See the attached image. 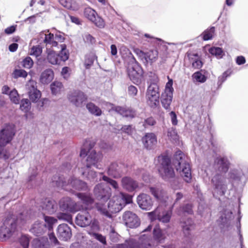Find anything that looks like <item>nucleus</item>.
<instances>
[{
	"instance_id": "obj_38",
	"label": "nucleus",
	"mask_w": 248,
	"mask_h": 248,
	"mask_svg": "<svg viewBox=\"0 0 248 248\" xmlns=\"http://www.w3.org/2000/svg\"><path fill=\"white\" fill-rule=\"evenodd\" d=\"M61 50L58 53L59 61L65 62L69 58V52L67 49V46L65 44L60 45Z\"/></svg>"
},
{
	"instance_id": "obj_37",
	"label": "nucleus",
	"mask_w": 248,
	"mask_h": 248,
	"mask_svg": "<svg viewBox=\"0 0 248 248\" xmlns=\"http://www.w3.org/2000/svg\"><path fill=\"white\" fill-rule=\"evenodd\" d=\"M31 248H50L47 240L41 238H34L31 244Z\"/></svg>"
},
{
	"instance_id": "obj_62",
	"label": "nucleus",
	"mask_w": 248,
	"mask_h": 248,
	"mask_svg": "<svg viewBox=\"0 0 248 248\" xmlns=\"http://www.w3.org/2000/svg\"><path fill=\"white\" fill-rule=\"evenodd\" d=\"M124 111V114L123 116L124 117L132 119L136 116V111L131 108H125Z\"/></svg>"
},
{
	"instance_id": "obj_35",
	"label": "nucleus",
	"mask_w": 248,
	"mask_h": 248,
	"mask_svg": "<svg viewBox=\"0 0 248 248\" xmlns=\"http://www.w3.org/2000/svg\"><path fill=\"white\" fill-rule=\"evenodd\" d=\"M46 53L47 54V62L53 65L60 64L58 53L51 48H46Z\"/></svg>"
},
{
	"instance_id": "obj_30",
	"label": "nucleus",
	"mask_w": 248,
	"mask_h": 248,
	"mask_svg": "<svg viewBox=\"0 0 248 248\" xmlns=\"http://www.w3.org/2000/svg\"><path fill=\"white\" fill-rule=\"evenodd\" d=\"M181 227L185 237L189 238L191 236V231L194 228V223L190 218H188L181 223Z\"/></svg>"
},
{
	"instance_id": "obj_15",
	"label": "nucleus",
	"mask_w": 248,
	"mask_h": 248,
	"mask_svg": "<svg viewBox=\"0 0 248 248\" xmlns=\"http://www.w3.org/2000/svg\"><path fill=\"white\" fill-rule=\"evenodd\" d=\"M59 207L63 212L75 213L80 210L79 206L71 198L65 197L59 201Z\"/></svg>"
},
{
	"instance_id": "obj_52",
	"label": "nucleus",
	"mask_w": 248,
	"mask_h": 248,
	"mask_svg": "<svg viewBox=\"0 0 248 248\" xmlns=\"http://www.w3.org/2000/svg\"><path fill=\"white\" fill-rule=\"evenodd\" d=\"M158 51L157 50H151L145 55V59L146 61H150L153 62L155 61L157 58Z\"/></svg>"
},
{
	"instance_id": "obj_18",
	"label": "nucleus",
	"mask_w": 248,
	"mask_h": 248,
	"mask_svg": "<svg viewBox=\"0 0 248 248\" xmlns=\"http://www.w3.org/2000/svg\"><path fill=\"white\" fill-rule=\"evenodd\" d=\"M137 202L140 208L145 211L151 210L153 205V201L152 197L150 195L144 193H141L138 196Z\"/></svg>"
},
{
	"instance_id": "obj_17",
	"label": "nucleus",
	"mask_w": 248,
	"mask_h": 248,
	"mask_svg": "<svg viewBox=\"0 0 248 248\" xmlns=\"http://www.w3.org/2000/svg\"><path fill=\"white\" fill-rule=\"evenodd\" d=\"M125 226L129 228H137L140 226V221L138 216L131 211H126L123 216Z\"/></svg>"
},
{
	"instance_id": "obj_22",
	"label": "nucleus",
	"mask_w": 248,
	"mask_h": 248,
	"mask_svg": "<svg viewBox=\"0 0 248 248\" xmlns=\"http://www.w3.org/2000/svg\"><path fill=\"white\" fill-rule=\"evenodd\" d=\"M29 231L34 236L42 237L47 231L46 226L42 221H36L32 224Z\"/></svg>"
},
{
	"instance_id": "obj_60",
	"label": "nucleus",
	"mask_w": 248,
	"mask_h": 248,
	"mask_svg": "<svg viewBox=\"0 0 248 248\" xmlns=\"http://www.w3.org/2000/svg\"><path fill=\"white\" fill-rule=\"evenodd\" d=\"M50 100L47 98H42L37 103V108L39 111L42 110L43 107H46L49 104Z\"/></svg>"
},
{
	"instance_id": "obj_53",
	"label": "nucleus",
	"mask_w": 248,
	"mask_h": 248,
	"mask_svg": "<svg viewBox=\"0 0 248 248\" xmlns=\"http://www.w3.org/2000/svg\"><path fill=\"white\" fill-rule=\"evenodd\" d=\"M119 206V204L116 203L114 201L111 200H109L107 205L109 211L112 213H115L119 212L120 210Z\"/></svg>"
},
{
	"instance_id": "obj_33",
	"label": "nucleus",
	"mask_w": 248,
	"mask_h": 248,
	"mask_svg": "<svg viewBox=\"0 0 248 248\" xmlns=\"http://www.w3.org/2000/svg\"><path fill=\"white\" fill-rule=\"evenodd\" d=\"M197 213L199 215L203 217L211 216V209L205 202L202 201L199 203Z\"/></svg>"
},
{
	"instance_id": "obj_39",
	"label": "nucleus",
	"mask_w": 248,
	"mask_h": 248,
	"mask_svg": "<svg viewBox=\"0 0 248 248\" xmlns=\"http://www.w3.org/2000/svg\"><path fill=\"white\" fill-rule=\"evenodd\" d=\"M86 108L89 112L95 116H100L102 114L101 109L93 102H89L86 104Z\"/></svg>"
},
{
	"instance_id": "obj_34",
	"label": "nucleus",
	"mask_w": 248,
	"mask_h": 248,
	"mask_svg": "<svg viewBox=\"0 0 248 248\" xmlns=\"http://www.w3.org/2000/svg\"><path fill=\"white\" fill-rule=\"evenodd\" d=\"M193 208L192 204L190 203L182 204L177 209V214L179 216L186 214L192 215L194 214Z\"/></svg>"
},
{
	"instance_id": "obj_43",
	"label": "nucleus",
	"mask_w": 248,
	"mask_h": 248,
	"mask_svg": "<svg viewBox=\"0 0 248 248\" xmlns=\"http://www.w3.org/2000/svg\"><path fill=\"white\" fill-rule=\"evenodd\" d=\"M215 31V27L211 26L204 31L201 34L203 41H208L212 39Z\"/></svg>"
},
{
	"instance_id": "obj_42",
	"label": "nucleus",
	"mask_w": 248,
	"mask_h": 248,
	"mask_svg": "<svg viewBox=\"0 0 248 248\" xmlns=\"http://www.w3.org/2000/svg\"><path fill=\"white\" fill-rule=\"evenodd\" d=\"M167 136L172 143H179V136L175 128L172 127L171 129H169L167 131Z\"/></svg>"
},
{
	"instance_id": "obj_21",
	"label": "nucleus",
	"mask_w": 248,
	"mask_h": 248,
	"mask_svg": "<svg viewBox=\"0 0 248 248\" xmlns=\"http://www.w3.org/2000/svg\"><path fill=\"white\" fill-rule=\"evenodd\" d=\"M144 147L147 150L154 149L157 144V137L154 133H147L141 139Z\"/></svg>"
},
{
	"instance_id": "obj_6",
	"label": "nucleus",
	"mask_w": 248,
	"mask_h": 248,
	"mask_svg": "<svg viewBox=\"0 0 248 248\" xmlns=\"http://www.w3.org/2000/svg\"><path fill=\"white\" fill-rule=\"evenodd\" d=\"M168 81L166 83L164 92L161 94L160 101L162 107L167 111L171 110L170 105L173 99V93L174 89L173 88V80L170 78L169 77Z\"/></svg>"
},
{
	"instance_id": "obj_1",
	"label": "nucleus",
	"mask_w": 248,
	"mask_h": 248,
	"mask_svg": "<svg viewBox=\"0 0 248 248\" xmlns=\"http://www.w3.org/2000/svg\"><path fill=\"white\" fill-rule=\"evenodd\" d=\"M157 160L159 165L158 168L159 175L165 181H169L175 177L174 166L185 182L191 183L192 175L190 165L181 150L179 149L176 151L172 159L167 153H162L157 157Z\"/></svg>"
},
{
	"instance_id": "obj_57",
	"label": "nucleus",
	"mask_w": 248,
	"mask_h": 248,
	"mask_svg": "<svg viewBox=\"0 0 248 248\" xmlns=\"http://www.w3.org/2000/svg\"><path fill=\"white\" fill-rule=\"evenodd\" d=\"M135 126H133L132 124L123 125L120 129L122 133L126 134L129 136H131L133 134Z\"/></svg>"
},
{
	"instance_id": "obj_16",
	"label": "nucleus",
	"mask_w": 248,
	"mask_h": 248,
	"mask_svg": "<svg viewBox=\"0 0 248 248\" xmlns=\"http://www.w3.org/2000/svg\"><path fill=\"white\" fill-rule=\"evenodd\" d=\"M245 170L233 169H232L228 173V178L232 184L238 186L243 179L245 180L248 178V170L247 172Z\"/></svg>"
},
{
	"instance_id": "obj_28",
	"label": "nucleus",
	"mask_w": 248,
	"mask_h": 248,
	"mask_svg": "<svg viewBox=\"0 0 248 248\" xmlns=\"http://www.w3.org/2000/svg\"><path fill=\"white\" fill-rule=\"evenodd\" d=\"M153 238L154 240L158 244H163L165 242L166 236L159 224L155 225L153 228Z\"/></svg>"
},
{
	"instance_id": "obj_10",
	"label": "nucleus",
	"mask_w": 248,
	"mask_h": 248,
	"mask_svg": "<svg viewBox=\"0 0 248 248\" xmlns=\"http://www.w3.org/2000/svg\"><path fill=\"white\" fill-rule=\"evenodd\" d=\"M69 102L78 108H82L88 101V96L79 90H74L67 95Z\"/></svg>"
},
{
	"instance_id": "obj_7",
	"label": "nucleus",
	"mask_w": 248,
	"mask_h": 248,
	"mask_svg": "<svg viewBox=\"0 0 248 248\" xmlns=\"http://www.w3.org/2000/svg\"><path fill=\"white\" fill-rule=\"evenodd\" d=\"M219 218L217 222L221 232H225L229 231L231 228V221L234 217L232 210L223 208L219 212Z\"/></svg>"
},
{
	"instance_id": "obj_40",
	"label": "nucleus",
	"mask_w": 248,
	"mask_h": 248,
	"mask_svg": "<svg viewBox=\"0 0 248 248\" xmlns=\"http://www.w3.org/2000/svg\"><path fill=\"white\" fill-rule=\"evenodd\" d=\"M208 51L211 55L216 57L217 59H222L225 55L223 48L218 46H212L209 49Z\"/></svg>"
},
{
	"instance_id": "obj_2",
	"label": "nucleus",
	"mask_w": 248,
	"mask_h": 248,
	"mask_svg": "<svg viewBox=\"0 0 248 248\" xmlns=\"http://www.w3.org/2000/svg\"><path fill=\"white\" fill-rule=\"evenodd\" d=\"M96 142L93 140H85L83 143L80 151L79 155L81 157L87 156L86 167L87 169H91L93 166L97 169H100L99 163L102 161L103 157L101 152H97L93 150Z\"/></svg>"
},
{
	"instance_id": "obj_9",
	"label": "nucleus",
	"mask_w": 248,
	"mask_h": 248,
	"mask_svg": "<svg viewBox=\"0 0 248 248\" xmlns=\"http://www.w3.org/2000/svg\"><path fill=\"white\" fill-rule=\"evenodd\" d=\"M93 192L97 200L104 202L110 199L112 194L110 187L107 184L103 183L97 184L94 186Z\"/></svg>"
},
{
	"instance_id": "obj_56",
	"label": "nucleus",
	"mask_w": 248,
	"mask_h": 248,
	"mask_svg": "<svg viewBox=\"0 0 248 248\" xmlns=\"http://www.w3.org/2000/svg\"><path fill=\"white\" fill-rule=\"evenodd\" d=\"M102 178L103 181L107 183V184H109L114 189H117L118 188V183L116 180L110 178L109 176L105 175H103Z\"/></svg>"
},
{
	"instance_id": "obj_36",
	"label": "nucleus",
	"mask_w": 248,
	"mask_h": 248,
	"mask_svg": "<svg viewBox=\"0 0 248 248\" xmlns=\"http://www.w3.org/2000/svg\"><path fill=\"white\" fill-rule=\"evenodd\" d=\"M52 183L54 186L62 188L67 185L65 177L62 175L55 174L52 178Z\"/></svg>"
},
{
	"instance_id": "obj_14",
	"label": "nucleus",
	"mask_w": 248,
	"mask_h": 248,
	"mask_svg": "<svg viewBox=\"0 0 248 248\" xmlns=\"http://www.w3.org/2000/svg\"><path fill=\"white\" fill-rule=\"evenodd\" d=\"M85 17L93 22L97 27L103 29L105 26V22L103 18L98 15L95 10L90 7L86 8L84 11Z\"/></svg>"
},
{
	"instance_id": "obj_4",
	"label": "nucleus",
	"mask_w": 248,
	"mask_h": 248,
	"mask_svg": "<svg viewBox=\"0 0 248 248\" xmlns=\"http://www.w3.org/2000/svg\"><path fill=\"white\" fill-rule=\"evenodd\" d=\"M132 55L127 61L126 74L129 80L134 84L140 85L144 80V71L141 65L136 61L135 57Z\"/></svg>"
},
{
	"instance_id": "obj_58",
	"label": "nucleus",
	"mask_w": 248,
	"mask_h": 248,
	"mask_svg": "<svg viewBox=\"0 0 248 248\" xmlns=\"http://www.w3.org/2000/svg\"><path fill=\"white\" fill-rule=\"evenodd\" d=\"M30 239L28 235L23 234L19 239L20 245L23 248H29Z\"/></svg>"
},
{
	"instance_id": "obj_45",
	"label": "nucleus",
	"mask_w": 248,
	"mask_h": 248,
	"mask_svg": "<svg viewBox=\"0 0 248 248\" xmlns=\"http://www.w3.org/2000/svg\"><path fill=\"white\" fill-rule=\"evenodd\" d=\"M31 105V102L30 100L27 98H22L20 101V109L25 113H30L32 114V113L30 112Z\"/></svg>"
},
{
	"instance_id": "obj_3",
	"label": "nucleus",
	"mask_w": 248,
	"mask_h": 248,
	"mask_svg": "<svg viewBox=\"0 0 248 248\" xmlns=\"http://www.w3.org/2000/svg\"><path fill=\"white\" fill-rule=\"evenodd\" d=\"M16 132L15 124L9 123L5 124L0 130V158L7 160L10 158L9 151L3 148L11 142Z\"/></svg>"
},
{
	"instance_id": "obj_12",
	"label": "nucleus",
	"mask_w": 248,
	"mask_h": 248,
	"mask_svg": "<svg viewBox=\"0 0 248 248\" xmlns=\"http://www.w3.org/2000/svg\"><path fill=\"white\" fill-rule=\"evenodd\" d=\"M231 163L226 156L218 155L214 159L213 168L216 173H226L229 170Z\"/></svg>"
},
{
	"instance_id": "obj_44",
	"label": "nucleus",
	"mask_w": 248,
	"mask_h": 248,
	"mask_svg": "<svg viewBox=\"0 0 248 248\" xmlns=\"http://www.w3.org/2000/svg\"><path fill=\"white\" fill-rule=\"evenodd\" d=\"M83 176H85L86 179L90 181L94 182L97 181V173L96 171L91 170V169H87L82 173Z\"/></svg>"
},
{
	"instance_id": "obj_59",
	"label": "nucleus",
	"mask_w": 248,
	"mask_h": 248,
	"mask_svg": "<svg viewBox=\"0 0 248 248\" xmlns=\"http://www.w3.org/2000/svg\"><path fill=\"white\" fill-rule=\"evenodd\" d=\"M72 169V165L70 162L65 161L62 163V165L59 167V170L60 171L64 173H68Z\"/></svg>"
},
{
	"instance_id": "obj_31",
	"label": "nucleus",
	"mask_w": 248,
	"mask_h": 248,
	"mask_svg": "<svg viewBox=\"0 0 248 248\" xmlns=\"http://www.w3.org/2000/svg\"><path fill=\"white\" fill-rule=\"evenodd\" d=\"M208 75L209 73L207 70L205 69H200L194 72L192 75V78L197 82L203 83L207 79Z\"/></svg>"
},
{
	"instance_id": "obj_20",
	"label": "nucleus",
	"mask_w": 248,
	"mask_h": 248,
	"mask_svg": "<svg viewBox=\"0 0 248 248\" xmlns=\"http://www.w3.org/2000/svg\"><path fill=\"white\" fill-rule=\"evenodd\" d=\"M75 195L85 205V210H91L93 208V204L94 202V199L92 195L90 193L77 192L75 193Z\"/></svg>"
},
{
	"instance_id": "obj_64",
	"label": "nucleus",
	"mask_w": 248,
	"mask_h": 248,
	"mask_svg": "<svg viewBox=\"0 0 248 248\" xmlns=\"http://www.w3.org/2000/svg\"><path fill=\"white\" fill-rule=\"evenodd\" d=\"M61 4L65 8L68 10L75 11L76 9L73 6L71 0H61Z\"/></svg>"
},
{
	"instance_id": "obj_26",
	"label": "nucleus",
	"mask_w": 248,
	"mask_h": 248,
	"mask_svg": "<svg viewBox=\"0 0 248 248\" xmlns=\"http://www.w3.org/2000/svg\"><path fill=\"white\" fill-rule=\"evenodd\" d=\"M68 183L75 190L85 191L89 190L87 183L82 180L75 177H71L69 179Z\"/></svg>"
},
{
	"instance_id": "obj_48",
	"label": "nucleus",
	"mask_w": 248,
	"mask_h": 248,
	"mask_svg": "<svg viewBox=\"0 0 248 248\" xmlns=\"http://www.w3.org/2000/svg\"><path fill=\"white\" fill-rule=\"evenodd\" d=\"M8 95L12 103L16 105L19 104V95L16 89H13V90H11Z\"/></svg>"
},
{
	"instance_id": "obj_13",
	"label": "nucleus",
	"mask_w": 248,
	"mask_h": 248,
	"mask_svg": "<svg viewBox=\"0 0 248 248\" xmlns=\"http://www.w3.org/2000/svg\"><path fill=\"white\" fill-rule=\"evenodd\" d=\"M16 228L17 220L14 219L11 221L10 218L7 217L0 228V236L4 238H9L16 232Z\"/></svg>"
},
{
	"instance_id": "obj_24",
	"label": "nucleus",
	"mask_w": 248,
	"mask_h": 248,
	"mask_svg": "<svg viewBox=\"0 0 248 248\" xmlns=\"http://www.w3.org/2000/svg\"><path fill=\"white\" fill-rule=\"evenodd\" d=\"M87 211L85 210L82 213L78 214L76 217V223L79 226L85 227L90 225L91 216Z\"/></svg>"
},
{
	"instance_id": "obj_8",
	"label": "nucleus",
	"mask_w": 248,
	"mask_h": 248,
	"mask_svg": "<svg viewBox=\"0 0 248 248\" xmlns=\"http://www.w3.org/2000/svg\"><path fill=\"white\" fill-rule=\"evenodd\" d=\"M146 96L148 104L150 108H155L159 105V86L156 83H149L148 86Z\"/></svg>"
},
{
	"instance_id": "obj_61",
	"label": "nucleus",
	"mask_w": 248,
	"mask_h": 248,
	"mask_svg": "<svg viewBox=\"0 0 248 248\" xmlns=\"http://www.w3.org/2000/svg\"><path fill=\"white\" fill-rule=\"evenodd\" d=\"M22 63V66L28 69L31 68L33 65V61L29 56H27L23 59Z\"/></svg>"
},
{
	"instance_id": "obj_11",
	"label": "nucleus",
	"mask_w": 248,
	"mask_h": 248,
	"mask_svg": "<svg viewBox=\"0 0 248 248\" xmlns=\"http://www.w3.org/2000/svg\"><path fill=\"white\" fill-rule=\"evenodd\" d=\"M127 166L123 162H113L108 167V175L114 179L121 178L124 174Z\"/></svg>"
},
{
	"instance_id": "obj_54",
	"label": "nucleus",
	"mask_w": 248,
	"mask_h": 248,
	"mask_svg": "<svg viewBox=\"0 0 248 248\" xmlns=\"http://www.w3.org/2000/svg\"><path fill=\"white\" fill-rule=\"evenodd\" d=\"M62 84L60 82L54 81L50 85L51 93L56 95L60 91Z\"/></svg>"
},
{
	"instance_id": "obj_47",
	"label": "nucleus",
	"mask_w": 248,
	"mask_h": 248,
	"mask_svg": "<svg viewBox=\"0 0 248 248\" xmlns=\"http://www.w3.org/2000/svg\"><path fill=\"white\" fill-rule=\"evenodd\" d=\"M97 59V56L93 53L87 54L85 57L84 66L86 69H90L93 65L95 59Z\"/></svg>"
},
{
	"instance_id": "obj_50",
	"label": "nucleus",
	"mask_w": 248,
	"mask_h": 248,
	"mask_svg": "<svg viewBox=\"0 0 248 248\" xmlns=\"http://www.w3.org/2000/svg\"><path fill=\"white\" fill-rule=\"evenodd\" d=\"M57 220H64L71 224H73L72 217L68 213L59 212L57 214Z\"/></svg>"
},
{
	"instance_id": "obj_55",
	"label": "nucleus",
	"mask_w": 248,
	"mask_h": 248,
	"mask_svg": "<svg viewBox=\"0 0 248 248\" xmlns=\"http://www.w3.org/2000/svg\"><path fill=\"white\" fill-rule=\"evenodd\" d=\"M42 53V47L40 45L33 46L31 50L30 55L34 56L36 58L40 56Z\"/></svg>"
},
{
	"instance_id": "obj_32",
	"label": "nucleus",
	"mask_w": 248,
	"mask_h": 248,
	"mask_svg": "<svg viewBox=\"0 0 248 248\" xmlns=\"http://www.w3.org/2000/svg\"><path fill=\"white\" fill-rule=\"evenodd\" d=\"M32 88L28 92V95L30 100L33 103H36L38 102L41 97V92L39 90L36 86L31 85Z\"/></svg>"
},
{
	"instance_id": "obj_5",
	"label": "nucleus",
	"mask_w": 248,
	"mask_h": 248,
	"mask_svg": "<svg viewBox=\"0 0 248 248\" xmlns=\"http://www.w3.org/2000/svg\"><path fill=\"white\" fill-rule=\"evenodd\" d=\"M210 183L214 197L220 200L218 197L224 196L228 189L226 177L221 173H216L212 176Z\"/></svg>"
},
{
	"instance_id": "obj_29",
	"label": "nucleus",
	"mask_w": 248,
	"mask_h": 248,
	"mask_svg": "<svg viewBox=\"0 0 248 248\" xmlns=\"http://www.w3.org/2000/svg\"><path fill=\"white\" fill-rule=\"evenodd\" d=\"M54 77V73L51 68H47L43 71L40 76L39 82L44 85L50 83Z\"/></svg>"
},
{
	"instance_id": "obj_51",
	"label": "nucleus",
	"mask_w": 248,
	"mask_h": 248,
	"mask_svg": "<svg viewBox=\"0 0 248 248\" xmlns=\"http://www.w3.org/2000/svg\"><path fill=\"white\" fill-rule=\"evenodd\" d=\"M144 36L147 38L152 39V40L151 41L155 43L156 45L159 46L160 45V46H162L163 48L165 50L167 49V46H166L165 42L161 39L154 37L148 33H145Z\"/></svg>"
},
{
	"instance_id": "obj_25",
	"label": "nucleus",
	"mask_w": 248,
	"mask_h": 248,
	"mask_svg": "<svg viewBox=\"0 0 248 248\" xmlns=\"http://www.w3.org/2000/svg\"><path fill=\"white\" fill-rule=\"evenodd\" d=\"M58 208V203L53 199H46L43 202L42 208L48 214H54L57 211Z\"/></svg>"
},
{
	"instance_id": "obj_63",
	"label": "nucleus",
	"mask_w": 248,
	"mask_h": 248,
	"mask_svg": "<svg viewBox=\"0 0 248 248\" xmlns=\"http://www.w3.org/2000/svg\"><path fill=\"white\" fill-rule=\"evenodd\" d=\"M14 77L15 78H25L28 76V73L24 69H15L14 71Z\"/></svg>"
},
{
	"instance_id": "obj_46",
	"label": "nucleus",
	"mask_w": 248,
	"mask_h": 248,
	"mask_svg": "<svg viewBox=\"0 0 248 248\" xmlns=\"http://www.w3.org/2000/svg\"><path fill=\"white\" fill-rule=\"evenodd\" d=\"M44 219L45 220L44 223L46 226L47 230H48L49 231L52 230L54 225L58 222L57 219L53 217L44 215Z\"/></svg>"
},
{
	"instance_id": "obj_41",
	"label": "nucleus",
	"mask_w": 248,
	"mask_h": 248,
	"mask_svg": "<svg viewBox=\"0 0 248 248\" xmlns=\"http://www.w3.org/2000/svg\"><path fill=\"white\" fill-rule=\"evenodd\" d=\"M232 70L231 68H229L224 71L221 76L218 77L217 89H219L221 88L222 84L227 80L228 77L231 76L232 74Z\"/></svg>"
},
{
	"instance_id": "obj_49",
	"label": "nucleus",
	"mask_w": 248,
	"mask_h": 248,
	"mask_svg": "<svg viewBox=\"0 0 248 248\" xmlns=\"http://www.w3.org/2000/svg\"><path fill=\"white\" fill-rule=\"evenodd\" d=\"M172 215L171 211H167L163 212L162 216L158 215L157 219L164 223H169L170 221Z\"/></svg>"
},
{
	"instance_id": "obj_19",
	"label": "nucleus",
	"mask_w": 248,
	"mask_h": 248,
	"mask_svg": "<svg viewBox=\"0 0 248 248\" xmlns=\"http://www.w3.org/2000/svg\"><path fill=\"white\" fill-rule=\"evenodd\" d=\"M57 235L61 241H67L72 237L71 229L66 223L60 224L57 229Z\"/></svg>"
},
{
	"instance_id": "obj_27",
	"label": "nucleus",
	"mask_w": 248,
	"mask_h": 248,
	"mask_svg": "<svg viewBox=\"0 0 248 248\" xmlns=\"http://www.w3.org/2000/svg\"><path fill=\"white\" fill-rule=\"evenodd\" d=\"M186 54L189 60L191 62L192 67L194 69H201L203 62L198 53H192L188 51Z\"/></svg>"
},
{
	"instance_id": "obj_23",
	"label": "nucleus",
	"mask_w": 248,
	"mask_h": 248,
	"mask_svg": "<svg viewBox=\"0 0 248 248\" xmlns=\"http://www.w3.org/2000/svg\"><path fill=\"white\" fill-rule=\"evenodd\" d=\"M121 185L123 188L129 192L134 191L139 187L137 182L129 176L123 177Z\"/></svg>"
}]
</instances>
